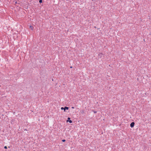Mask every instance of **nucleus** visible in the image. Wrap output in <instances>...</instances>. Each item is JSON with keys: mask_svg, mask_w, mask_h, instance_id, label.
Segmentation results:
<instances>
[{"mask_svg": "<svg viewBox=\"0 0 151 151\" xmlns=\"http://www.w3.org/2000/svg\"><path fill=\"white\" fill-rule=\"evenodd\" d=\"M69 109V108L68 107L65 106V107H62L61 108V109L62 110L64 109V111H65V110L66 109L68 110Z\"/></svg>", "mask_w": 151, "mask_h": 151, "instance_id": "obj_1", "label": "nucleus"}, {"mask_svg": "<svg viewBox=\"0 0 151 151\" xmlns=\"http://www.w3.org/2000/svg\"><path fill=\"white\" fill-rule=\"evenodd\" d=\"M70 117H68V120L67 121V122H69V123H72V121L70 120Z\"/></svg>", "mask_w": 151, "mask_h": 151, "instance_id": "obj_2", "label": "nucleus"}, {"mask_svg": "<svg viewBox=\"0 0 151 151\" xmlns=\"http://www.w3.org/2000/svg\"><path fill=\"white\" fill-rule=\"evenodd\" d=\"M134 122H132L130 124V126L132 128L134 127Z\"/></svg>", "mask_w": 151, "mask_h": 151, "instance_id": "obj_3", "label": "nucleus"}, {"mask_svg": "<svg viewBox=\"0 0 151 151\" xmlns=\"http://www.w3.org/2000/svg\"><path fill=\"white\" fill-rule=\"evenodd\" d=\"M42 0H40L39 1V2L40 3H42Z\"/></svg>", "mask_w": 151, "mask_h": 151, "instance_id": "obj_4", "label": "nucleus"}, {"mask_svg": "<svg viewBox=\"0 0 151 151\" xmlns=\"http://www.w3.org/2000/svg\"><path fill=\"white\" fill-rule=\"evenodd\" d=\"M66 141L65 140V139H62V141L63 142H65Z\"/></svg>", "mask_w": 151, "mask_h": 151, "instance_id": "obj_5", "label": "nucleus"}, {"mask_svg": "<svg viewBox=\"0 0 151 151\" xmlns=\"http://www.w3.org/2000/svg\"><path fill=\"white\" fill-rule=\"evenodd\" d=\"M93 112L95 114H96L97 113V111H93Z\"/></svg>", "mask_w": 151, "mask_h": 151, "instance_id": "obj_6", "label": "nucleus"}, {"mask_svg": "<svg viewBox=\"0 0 151 151\" xmlns=\"http://www.w3.org/2000/svg\"><path fill=\"white\" fill-rule=\"evenodd\" d=\"M4 148L5 149H7V146H5L4 147Z\"/></svg>", "mask_w": 151, "mask_h": 151, "instance_id": "obj_7", "label": "nucleus"}, {"mask_svg": "<svg viewBox=\"0 0 151 151\" xmlns=\"http://www.w3.org/2000/svg\"><path fill=\"white\" fill-rule=\"evenodd\" d=\"M102 54L101 53H100V54H99V56H100V55H101V56L102 55Z\"/></svg>", "mask_w": 151, "mask_h": 151, "instance_id": "obj_8", "label": "nucleus"}, {"mask_svg": "<svg viewBox=\"0 0 151 151\" xmlns=\"http://www.w3.org/2000/svg\"><path fill=\"white\" fill-rule=\"evenodd\" d=\"M81 113H82V114H83L84 113V111L83 110L82 111Z\"/></svg>", "mask_w": 151, "mask_h": 151, "instance_id": "obj_9", "label": "nucleus"}, {"mask_svg": "<svg viewBox=\"0 0 151 151\" xmlns=\"http://www.w3.org/2000/svg\"><path fill=\"white\" fill-rule=\"evenodd\" d=\"M71 108L72 109H74V107H72Z\"/></svg>", "mask_w": 151, "mask_h": 151, "instance_id": "obj_10", "label": "nucleus"}, {"mask_svg": "<svg viewBox=\"0 0 151 151\" xmlns=\"http://www.w3.org/2000/svg\"><path fill=\"white\" fill-rule=\"evenodd\" d=\"M70 68H72V66H70Z\"/></svg>", "mask_w": 151, "mask_h": 151, "instance_id": "obj_11", "label": "nucleus"}, {"mask_svg": "<svg viewBox=\"0 0 151 151\" xmlns=\"http://www.w3.org/2000/svg\"><path fill=\"white\" fill-rule=\"evenodd\" d=\"M31 27H32V26H30V28H31Z\"/></svg>", "mask_w": 151, "mask_h": 151, "instance_id": "obj_12", "label": "nucleus"}, {"mask_svg": "<svg viewBox=\"0 0 151 151\" xmlns=\"http://www.w3.org/2000/svg\"><path fill=\"white\" fill-rule=\"evenodd\" d=\"M24 130H26V131H27V130L26 129H24Z\"/></svg>", "mask_w": 151, "mask_h": 151, "instance_id": "obj_13", "label": "nucleus"}, {"mask_svg": "<svg viewBox=\"0 0 151 151\" xmlns=\"http://www.w3.org/2000/svg\"><path fill=\"white\" fill-rule=\"evenodd\" d=\"M9 147V148H10V147L9 146V147Z\"/></svg>", "mask_w": 151, "mask_h": 151, "instance_id": "obj_14", "label": "nucleus"}]
</instances>
